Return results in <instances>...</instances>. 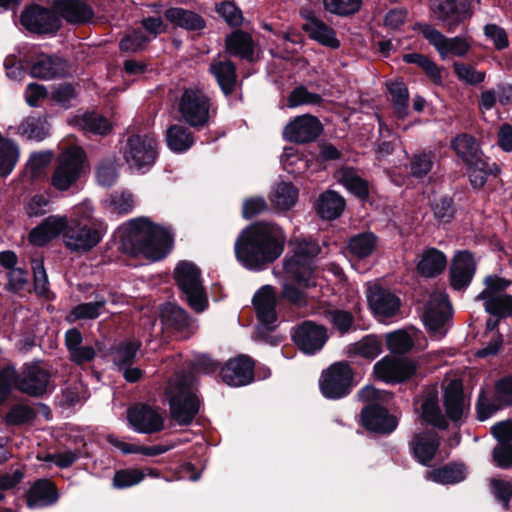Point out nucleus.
<instances>
[{"instance_id": "1", "label": "nucleus", "mask_w": 512, "mask_h": 512, "mask_svg": "<svg viewBox=\"0 0 512 512\" xmlns=\"http://www.w3.org/2000/svg\"><path fill=\"white\" fill-rule=\"evenodd\" d=\"M285 235L275 224L261 222L243 230L234 250L240 264L249 270H262L283 252Z\"/></svg>"}, {"instance_id": "2", "label": "nucleus", "mask_w": 512, "mask_h": 512, "mask_svg": "<svg viewBox=\"0 0 512 512\" xmlns=\"http://www.w3.org/2000/svg\"><path fill=\"white\" fill-rule=\"evenodd\" d=\"M293 255L283 264L284 281L281 295L298 307L305 306L306 295L300 287L309 288L316 285L313 259L320 252L318 244L312 240L296 239L291 242Z\"/></svg>"}, {"instance_id": "3", "label": "nucleus", "mask_w": 512, "mask_h": 512, "mask_svg": "<svg viewBox=\"0 0 512 512\" xmlns=\"http://www.w3.org/2000/svg\"><path fill=\"white\" fill-rule=\"evenodd\" d=\"M121 244L123 250L133 256L142 255L158 261L172 249L173 238L168 229L152 223L148 218H136L123 227Z\"/></svg>"}, {"instance_id": "4", "label": "nucleus", "mask_w": 512, "mask_h": 512, "mask_svg": "<svg viewBox=\"0 0 512 512\" xmlns=\"http://www.w3.org/2000/svg\"><path fill=\"white\" fill-rule=\"evenodd\" d=\"M166 394L171 418L179 425H189L199 410V400L194 393L192 377L177 375L169 381Z\"/></svg>"}, {"instance_id": "5", "label": "nucleus", "mask_w": 512, "mask_h": 512, "mask_svg": "<svg viewBox=\"0 0 512 512\" xmlns=\"http://www.w3.org/2000/svg\"><path fill=\"white\" fill-rule=\"evenodd\" d=\"M86 155L78 146L63 151L51 176V185L58 191H66L72 187L85 173Z\"/></svg>"}, {"instance_id": "6", "label": "nucleus", "mask_w": 512, "mask_h": 512, "mask_svg": "<svg viewBox=\"0 0 512 512\" xmlns=\"http://www.w3.org/2000/svg\"><path fill=\"white\" fill-rule=\"evenodd\" d=\"M174 279L191 308L202 312L206 308L207 298L199 268L192 262L181 261L174 269Z\"/></svg>"}, {"instance_id": "7", "label": "nucleus", "mask_w": 512, "mask_h": 512, "mask_svg": "<svg viewBox=\"0 0 512 512\" xmlns=\"http://www.w3.org/2000/svg\"><path fill=\"white\" fill-rule=\"evenodd\" d=\"M485 289L476 296V300L484 302L487 313L507 317L512 315V295L506 294L511 281L497 275H489L484 279Z\"/></svg>"}, {"instance_id": "8", "label": "nucleus", "mask_w": 512, "mask_h": 512, "mask_svg": "<svg viewBox=\"0 0 512 512\" xmlns=\"http://www.w3.org/2000/svg\"><path fill=\"white\" fill-rule=\"evenodd\" d=\"M481 0H431V11L448 32L474 14Z\"/></svg>"}, {"instance_id": "9", "label": "nucleus", "mask_w": 512, "mask_h": 512, "mask_svg": "<svg viewBox=\"0 0 512 512\" xmlns=\"http://www.w3.org/2000/svg\"><path fill=\"white\" fill-rule=\"evenodd\" d=\"M210 99L200 89H186L178 102L182 119L192 127L204 126L209 120Z\"/></svg>"}, {"instance_id": "10", "label": "nucleus", "mask_w": 512, "mask_h": 512, "mask_svg": "<svg viewBox=\"0 0 512 512\" xmlns=\"http://www.w3.org/2000/svg\"><path fill=\"white\" fill-rule=\"evenodd\" d=\"M106 233L103 222H93L92 225L77 222L68 226L63 234L66 247L74 252H86L95 247Z\"/></svg>"}, {"instance_id": "11", "label": "nucleus", "mask_w": 512, "mask_h": 512, "mask_svg": "<svg viewBox=\"0 0 512 512\" xmlns=\"http://www.w3.org/2000/svg\"><path fill=\"white\" fill-rule=\"evenodd\" d=\"M157 157V142L150 135H133L129 137L124 149V159L135 171L151 167Z\"/></svg>"}, {"instance_id": "12", "label": "nucleus", "mask_w": 512, "mask_h": 512, "mask_svg": "<svg viewBox=\"0 0 512 512\" xmlns=\"http://www.w3.org/2000/svg\"><path fill=\"white\" fill-rule=\"evenodd\" d=\"M451 316V306L447 295L443 291H434L425 305L422 319L435 338H442L446 334L445 325Z\"/></svg>"}, {"instance_id": "13", "label": "nucleus", "mask_w": 512, "mask_h": 512, "mask_svg": "<svg viewBox=\"0 0 512 512\" xmlns=\"http://www.w3.org/2000/svg\"><path fill=\"white\" fill-rule=\"evenodd\" d=\"M127 421L137 433L154 434L163 430L165 413L156 407L136 404L127 410Z\"/></svg>"}, {"instance_id": "14", "label": "nucleus", "mask_w": 512, "mask_h": 512, "mask_svg": "<svg viewBox=\"0 0 512 512\" xmlns=\"http://www.w3.org/2000/svg\"><path fill=\"white\" fill-rule=\"evenodd\" d=\"M352 382V370L347 363L332 364L323 372L320 389L326 398L337 399L349 393Z\"/></svg>"}, {"instance_id": "15", "label": "nucleus", "mask_w": 512, "mask_h": 512, "mask_svg": "<svg viewBox=\"0 0 512 512\" xmlns=\"http://www.w3.org/2000/svg\"><path fill=\"white\" fill-rule=\"evenodd\" d=\"M512 405V375L506 376L495 383L494 398L489 400L482 392L477 403V414L480 421L490 418L505 406Z\"/></svg>"}, {"instance_id": "16", "label": "nucleus", "mask_w": 512, "mask_h": 512, "mask_svg": "<svg viewBox=\"0 0 512 512\" xmlns=\"http://www.w3.org/2000/svg\"><path fill=\"white\" fill-rule=\"evenodd\" d=\"M421 32L429 43L435 47L442 59L449 56L463 57L470 49L468 40L462 36L447 38L430 25H424Z\"/></svg>"}, {"instance_id": "17", "label": "nucleus", "mask_w": 512, "mask_h": 512, "mask_svg": "<svg viewBox=\"0 0 512 512\" xmlns=\"http://www.w3.org/2000/svg\"><path fill=\"white\" fill-rule=\"evenodd\" d=\"M322 132V124L315 116L304 114L292 119L283 130V137L294 143L314 141Z\"/></svg>"}, {"instance_id": "18", "label": "nucleus", "mask_w": 512, "mask_h": 512, "mask_svg": "<svg viewBox=\"0 0 512 512\" xmlns=\"http://www.w3.org/2000/svg\"><path fill=\"white\" fill-rule=\"evenodd\" d=\"M22 26L32 33H54L60 26L55 14L43 7L33 5L23 10L20 16Z\"/></svg>"}, {"instance_id": "19", "label": "nucleus", "mask_w": 512, "mask_h": 512, "mask_svg": "<svg viewBox=\"0 0 512 512\" xmlns=\"http://www.w3.org/2000/svg\"><path fill=\"white\" fill-rule=\"evenodd\" d=\"M414 363L406 358L384 357L374 365L375 376L386 383L402 382L415 373Z\"/></svg>"}, {"instance_id": "20", "label": "nucleus", "mask_w": 512, "mask_h": 512, "mask_svg": "<svg viewBox=\"0 0 512 512\" xmlns=\"http://www.w3.org/2000/svg\"><path fill=\"white\" fill-rule=\"evenodd\" d=\"M50 385V374L39 364L26 366L18 377L15 376V386L23 393L31 396H41Z\"/></svg>"}, {"instance_id": "21", "label": "nucleus", "mask_w": 512, "mask_h": 512, "mask_svg": "<svg viewBox=\"0 0 512 512\" xmlns=\"http://www.w3.org/2000/svg\"><path fill=\"white\" fill-rule=\"evenodd\" d=\"M328 339L326 329L313 322L306 321L293 333V340L305 354H314L321 350Z\"/></svg>"}, {"instance_id": "22", "label": "nucleus", "mask_w": 512, "mask_h": 512, "mask_svg": "<svg viewBox=\"0 0 512 512\" xmlns=\"http://www.w3.org/2000/svg\"><path fill=\"white\" fill-rule=\"evenodd\" d=\"M367 300L380 320L394 316L400 308V300L393 293L375 284L368 286Z\"/></svg>"}, {"instance_id": "23", "label": "nucleus", "mask_w": 512, "mask_h": 512, "mask_svg": "<svg viewBox=\"0 0 512 512\" xmlns=\"http://www.w3.org/2000/svg\"><path fill=\"white\" fill-rule=\"evenodd\" d=\"M276 292L271 285L262 286L253 297V305L260 323L268 330L275 327L276 314Z\"/></svg>"}, {"instance_id": "24", "label": "nucleus", "mask_w": 512, "mask_h": 512, "mask_svg": "<svg viewBox=\"0 0 512 512\" xmlns=\"http://www.w3.org/2000/svg\"><path fill=\"white\" fill-rule=\"evenodd\" d=\"M222 380L229 386L239 387L253 381V362L247 356L231 359L221 369Z\"/></svg>"}, {"instance_id": "25", "label": "nucleus", "mask_w": 512, "mask_h": 512, "mask_svg": "<svg viewBox=\"0 0 512 512\" xmlns=\"http://www.w3.org/2000/svg\"><path fill=\"white\" fill-rule=\"evenodd\" d=\"M361 421L367 430L383 434L391 433L398 425L397 418L379 405H369L364 408Z\"/></svg>"}, {"instance_id": "26", "label": "nucleus", "mask_w": 512, "mask_h": 512, "mask_svg": "<svg viewBox=\"0 0 512 512\" xmlns=\"http://www.w3.org/2000/svg\"><path fill=\"white\" fill-rule=\"evenodd\" d=\"M476 270L473 256L467 252H459L450 268L451 286L455 290H461L469 285Z\"/></svg>"}, {"instance_id": "27", "label": "nucleus", "mask_w": 512, "mask_h": 512, "mask_svg": "<svg viewBox=\"0 0 512 512\" xmlns=\"http://www.w3.org/2000/svg\"><path fill=\"white\" fill-rule=\"evenodd\" d=\"M439 445L438 435L434 431L416 433L410 442L415 459L422 465H428L432 461Z\"/></svg>"}, {"instance_id": "28", "label": "nucleus", "mask_w": 512, "mask_h": 512, "mask_svg": "<svg viewBox=\"0 0 512 512\" xmlns=\"http://www.w3.org/2000/svg\"><path fill=\"white\" fill-rule=\"evenodd\" d=\"M68 228V220L65 216H49L29 234L32 244L42 246L57 237Z\"/></svg>"}, {"instance_id": "29", "label": "nucleus", "mask_w": 512, "mask_h": 512, "mask_svg": "<svg viewBox=\"0 0 512 512\" xmlns=\"http://www.w3.org/2000/svg\"><path fill=\"white\" fill-rule=\"evenodd\" d=\"M55 8L72 24H82L93 17L92 8L83 0H56Z\"/></svg>"}, {"instance_id": "30", "label": "nucleus", "mask_w": 512, "mask_h": 512, "mask_svg": "<svg viewBox=\"0 0 512 512\" xmlns=\"http://www.w3.org/2000/svg\"><path fill=\"white\" fill-rule=\"evenodd\" d=\"M58 499L54 485L47 479L36 481L27 493L29 508H42L54 504Z\"/></svg>"}, {"instance_id": "31", "label": "nucleus", "mask_w": 512, "mask_h": 512, "mask_svg": "<svg viewBox=\"0 0 512 512\" xmlns=\"http://www.w3.org/2000/svg\"><path fill=\"white\" fill-rule=\"evenodd\" d=\"M444 405L447 416L452 421H458L462 418L466 402L463 396L462 384L459 380L451 381L444 391Z\"/></svg>"}, {"instance_id": "32", "label": "nucleus", "mask_w": 512, "mask_h": 512, "mask_svg": "<svg viewBox=\"0 0 512 512\" xmlns=\"http://www.w3.org/2000/svg\"><path fill=\"white\" fill-rule=\"evenodd\" d=\"M317 214L324 220L338 218L345 209L344 198L333 190L321 193L315 203Z\"/></svg>"}, {"instance_id": "33", "label": "nucleus", "mask_w": 512, "mask_h": 512, "mask_svg": "<svg viewBox=\"0 0 512 512\" xmlns=\"http://www.w3.org/2000/svg\"><path fill=\"white\" fill-rule=\"evenodd\" d=\"M65 344L71 361L84 364L94 359L96 352L92 346L82 345V335L77 329H69L65 334Z\"/></svg>"}, {"instance_id": "34", "label": "nucleus", "mask_w": 512, "mask_h": 512, "mask_svg": "<svg viewBox=\"0 0 512 512\" xmlns=\"http://www.w3.org/2000/svg\"><path fill=\"white\" fill-rule=\"evenodd\" d=\"M225 44L230 55L248 61L253 60L254 42L250 34L236 30L226 37Z\"/></svg>"}, {"instance_id": "35", "label": "nucleus", "mask_w": 512, "mask_h": 512, "mask_svg": "<svg viewBox=\"0 0 512 512\" xmlns=\"http://www.w3.org/2000/svg\"><path fill=\"white\" fill-rule=\"evenodd\" d=\"M31 75L42 79H52L66 73V63L54 56L41 55L31 66Z\"/></svg>"}, {"instance_id": "36", "label": "nucleus", "mask_w": 512, "mask_h": 512, "mask_svg": "<svg viewBox=\"0 0 512 512\" xmlns=\"http://www.w3.org/2000/svg\"><path fill=\"white\" fill-rule=\"evenodd\" d=\"M446 264L447 259L441 251L429 248L422 253L417 264V271L423 277L432 278L440 274Z\"/></svg>"}, {"instance_id": "37", "label": "nucleus", "mask_w": 512, "mask_h": 512, "mask_svg": "<svg viewBox=\"0 0 512 512\" xmlns=\"http://www.w3.org/2000/svg\"><path fill=\"white\" fill-rule=\"evenodd\" d=\"M164 15L174 26L186 30H201L205 27V21L199 14L180 7L169 8Z\"/></svg>"}, {"instance_id": "38", "label": "nucleus", "mask_w": 512, "mask_h": 512, "mask_svg": "<svg viewBox=\"0 0 512 512\" xmlns=\"http://www.w3.org/2000/svg\"><path fill=\"white\" fill-rule=\"evenodd\" d=\"M451 147L465 164L483 158L481 148L476 139L468 134H460L451 141Z\"/></svg>"}, {"instance_id": "39", "label": "nucleus", "mask_w": 512, "mask_h": 512, "mask_svg": "<svg viewBox=\"0 0 512 512\" xmlns=\"http://www.w3.org/2000/svg\"><path fill=\"white\" fill-rule=\"evenodd\" d=\"M160 317L163 324L174 328L178 332H185L186 330L188 334L193 332L186 311L174 304L167 303L163 305L160 310Z\"/></svg>"}, {"instance_id": "40", "label": "nucleus", "mask_w": 512, "mask_h": 512, "mask_svg": "<svg viewBox=\"0 0 512 512\" xmlns=\"http://www.w3.org/2000/svg\"><path fill=\"white\" fill-rule=\"evenodd\" d=\"M304 30L308 33L310 38L321 43L322 45L333 49L340 46V42L336 38L334 30L319 19H310L304 25Z\"/></svg>"}, {"instance_id": "41", "label": "nucleus", "mask_w": 512, "mask_h": 512, "mask_svg": "<svg viewBox=\"0 0 512 512\" xmlns=\"http://www.w3.org/2000/svg\"><path fill=\"white\" fill-rule=\"evenodd\" d=\"M106 303L107 300L104 296L96 294L94 301L75 306L67 316V319L70 322L96 319L104 311Z\"/></svg>"}, {"instance_id": "42", "label": "nucleus", "mask_w": 512, "mask_h": 512, "mask_svg": "<svg viewBox=\"0 0 512 512\" xmlns=\"http://www.w3.org/2000/svg\"><path fill=\"white\" fill-rule=\"evenodd\" d=\"M224 94H230L236 84V68L231 61H215L210 66Z\"/></svg>"}, {"instance_id": "43", "label": "nucleus", "mask_w": 512, "mask_h": 512, "mask_svg": "<svg viewBox=\"0 0 512 512\" xmlns=\"http://www.w3.org/2000/svg\"><path fill=\"white\" fill-rule=\"evenodd\" d=\"M469 180L474 188H481L487 181L488 175H498L500 167L496 163L489 164L484 158L467 164Z\"/></svg>"}, {"instance_id": "44", "label": "nucleus", "mask_w": 512, "mask_h": 512, "mask_svg": "<svg viewBox=\"0 0 512 512\" xmlns=\"http://www.w3.org/2000/svg\"><path fill=\"white\" fill-rule=\"evenodd\" d=\"M426 478L440 484H454L466 478V469L463 464L453 463L429 471Z\"/></svg>"}, {"instance_id": "45", "label": "nucleus", "mask_w": 512, "mask_h": 512, "mask_svg": "<svg viewBox=\"0 0 512 512\" xmlns=\"http://www.w3.org/2000/svg\"><path fill=\"white\" fill-rule=\"evenodd\" d=\"M166 142L172 151L181 153L193 145L194 139L188 128L182 125H172L167 129Z\"/></svg>"}, {"instance_id": "46", "label": "nucleus", "mask_w": 512, "mask_h": 512, "mask_svg": "<svg viewBox=\"0 0 512 512\" xmlns=\"http://www.w3.org/2000/svg\"><path fill=\"white\" fill-rule=\"evenodd\" d=\"M376 245L377 238L374 234L361 233L349 240L347 249L353 256L362 259L371 255Z\"/></svg>"}, {"instance_id": "47", "label": "nucleus", "mask_w": 512, "mask_h": 512, "mask_svg": "<svg viewBox=\"0 0 512 512\" xmlns=\"http://www.w3.org/2000/svg\"><path fill=\"white\" fill-rule=\"evenodd\" d=\"M337 180L351 193L365 197L368 193L366 182L353 168H342L336 173Z\"/></svg>"}, {"instance_id": "48", "label": "nucleus", "mask_w": 512, "mask_h": 512, "mask_svg": "<svg viewBox=\"0 0 512 512\" xmlns=\"http://www.w3.org/2000/svg\"><path fill=\"white\" fill-rule=\"evenodd\" d=\"M19 133L28 140L41 141L49 132V126L41 117H28L18 128Z\"/></svg>"}, {"instance_id": "49", "label": "nucleus", "mask_w": 512, "mask_h": 512, "mask_svg": "<svg viewBox=\"0 0 512 512\" xmlns=\"http://www.w3.org/2000/svg\"><path fill=\"white\" fill-rule=\"evenodd\" d=\"M422 419L440 429H445L447 427V421L443 416L439 406L438 399L436 395H429L426 397L422 404Z\"/></svg>"}, {"instance_id": "50", "label": "nucleus", "mask_w": 512, "mask_h": 512, "mask_svg": "<svg viewBox=\"0 0 512 512\" xmlns=\"http://www.w3.org/2000/svg\"><path fill=\"white\" fill-rule=\"evenodd\" d=\"M388 90L392 98L393 107L399 118H405L408 114L409 92L403 82L395 81L388 84Z\"/></svg>"}, {"instance_id": "51", "label": "nucleus", "mask_w": 512, "mask_h": 512, "mask_svg": "<svg viewBox=\"0 0 512 512\" xmlns=\"http://www.w3.org/2000/svg\"><path fill=\"white\" fill-rule=\"evenodd\" d=\"M19 158L18 147L10 140L0 143V177H7Z\"/></svg>"}, {"instance_id": "52", "label": "nucleus", "mask_w": 512, "mask_h": 512, "mask_svg": "<svg viewBox=\"0 0 512 512\" xmlns=\"http://www.w3.org/2000/svg\"><path fill=\"white\" fill-rule=\"evenodd\" d=\"M297 198V189L290 183L282 182L277 185L272 195V202L278 209L288 210L295 205Z\"/></svg>"}, {"instance_id": "53", "label": "nucleus", "mask_w": 512, "mask_h": 512, "mask_svg": "<svg viewBox=\"0 0 512 512\" xmlns=\"http://www.w3.org/2000/svg\"><path fill=\"white\" fill-rule=\"evenodd\" d=\"M138 349L139 343L136 341H126L114 347L111 351L114 364L118 366L119 369L130 365Z\"/></svg>"}, {"instance_id": "54", "label": "nucleus", "mask_w": 512, "mask_h": 512, "mask_svg": "<svg viewBox=\"0 0 512 512\" xmlns=\"http://www.w3.org/2000/svg\"><path fill=\"white\" fill-rule=\"evenodd\" d=\"M349 352L372 360L381 353V343L377 338L368 336L351 345Z\"/></svg>"}, {"instance_id": "55", "label": "nucleus", "mask_w": 512, "mask_h": 512, "mask_svg": "<svg viewBox=\"0 0 512 512\" xmlns=\"http://www.w3.org/2000/svg\"><path fill=\"white\" fill-rule=\"evenodd\" d=\"M283 168L290 174L303 173L308 165L294 147H285L281 155Z\"/></svg>"}, {"instance_id": "56", "label": "nucleus", "mask_w": 512, "mask_h": 512, "mask_svg": "<svg viewBox=\"0 0 512 512\" xmlns=\"http://www.w3.org/2000/svg\"><path fill=\"white\" fill-rule=\"evenodd\" d=\"M80 125L83 130L99 135H105L111 130L110 122L96 113H87L83 115L80 120Z\"/></svg>"}, {"instance_id": "57", "label": "nucleus", "mask_w": 512, "mask_h": 512, "mask_svg": "<svg viewBox=\"0 0 512 512\" xmlns=\"http://www.w3.org/2000/svg\"><path fill=\"white\" fill-rule=\"evenodd\" d=\"M322 101L319 94L308 91L304 86H298L288 97V107L295 108L302 105H318Z\"/></svg>"}, {"instance_id": "58", "label": "nucleus", "mask_w": 512, "mask_h": 512, "mask_svg": "<svg viewBox=\"0 0 512 512\" xmlns=\"http://www.w3.org/2000/svg\"><path fill=\"white\" fill-rule=\"evenodd\" d=\"M150 40L151 38L145 36L141 30H133L122 38L119 48L123 52L136 53L143 50Z\"/></svg>"}, {"instance_id": "59", "label": "nucleus", "mask_w": 512, "mask_h": 512, "mask_svg": "<svg viewBox=\"0 0 512 512\" xmlns=\"http://www.w3.org/2000/svg\"><path fill=\"white\" fill-rule=\"evenodd\" d=\"M403 59L406 63H413L421 67L427 75L436 83L441 81V73L436 64L427 56L417 53L405 54Z\"/></svg>"}, {"instance_id": "60", "label": "nucleus", "mask_w": 512, "mask_h": 512, "mask_svg": "<svg viewBox=\"0 0 512 512\" xmlns=\"http://www.w3.org/2000/svg\"><path fill=\"white\" fill-rule=\"evenodd\" d=\"M109 209L116 214H128L134 208V199L129 192H115L107 200Z\"/></svg>"}, {"instance_id": "61", "label": "nucleus", "mask_w": 512, "mask_h": 512, "mask_svg": "<svg viewBox=\"0 0 512 512\" xmlns=\"http://www.w3.org/2000/svg\"><path fill=\"white\" fill-rule=\"evenodd\" d=\"M453 67L458 79L469 85H477L483 82L486 76L485 72L478 71L472 65L455 62Z\"/></svg>"}, {"instance_id": "62", "label": "nucleus", "mask_w": 512, "mask_h": 512, "mask_svg": "<svg viewBox=\"0 0 512 512\" xmlns=\"http://www.w3.org/2000/svg\"><path fill=\"white\" fill-rule=\"evenodd\" d=\"M325 9L336 15L346 16L356 13L362 0H323Z\"/></svg>"}, {"instance_id": "63", "label": "nucleus", "mask_w": 512, "mask_h": 512, "mask_svg": "<svg viewBox=\"0 0 512 512\" xmlns=\"http://www.w3.org/2000/svg\"><path fill=\"white\" fill-rule=\"evenodd\" d=\"M386 341L389 350L396 354L406 353L413 346L411 337L404 331H396L387 334Z\"/></svg>"}, {"instance_id": "64", "label": "nucleus", "mask_w": 512, "mask_h": 512, "mask_svg": "<svg viewBox=\"0 0 512 512\" xmlns=\"http://www.w3.org/2000/svg\"><path fill=\"white\" fill-rule=\"evenodd\" d=\"M145 474L138 469H123L115 473L113 485L116 488L123 489L140 483Z\"/></svg>"}]
</instances>
